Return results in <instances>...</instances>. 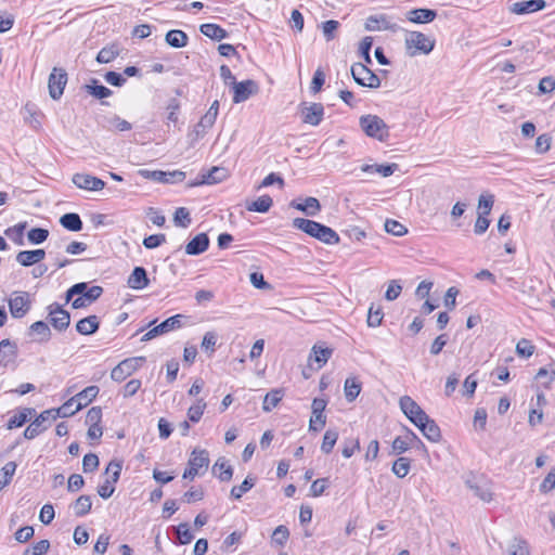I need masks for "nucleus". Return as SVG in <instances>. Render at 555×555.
Returning a JSON list of instances; mask_svg holds the SVG:
<instances>
[{"label": "nucleus", "instance_id": "f257e3e1", "mask_svg": "<svg viewBox=\"0 0 555 555\" xmlns=\"http://www.w3.org/2000/svg\"><path fill=\"white\" fill-rule=\"evenodd\" d=\"M293 227L328 245L339 242V235L333 229L310 219L295 218Z\"/></svg>", "mask_w": 555, "mask_h": 555}, {"label": "nucleus", "instance_id": "f03ea898", "mask_svg": "<svg viewBox=\"0 0 555 555\" xmlns=\"http://www.w3.org/2000/svg\"><path fill=\"white\" fill-rule=\"evenodd\" d=\"M406 53L410 56L429 54L435 48V39L421 31H408L404 39Z\"/></svg>", "mask_w": 555, "mask_h": 555}, {"label": "nucleus", "instance_id": "7ed1b4c3", "mask_svg": "<svg viewBox=\"0 0 555 555\" xmlns=\"http://www.w3.org/2000/svg\"><path fill=\"white\" fill-rule=\"evenodd\" d=\"M359 124L363 132L370 138L384 142L389 137L388 126L376 115L361 116Z\"/></svg>", "mask_w": 555, "mask_h": 555}, {"label": "nucleus", "instance_id": "20e7f679", "mask_svg": "<svg viewBox=\"0 0 555 555\" xmlns=\"http://www.w3.org/2000/svg\"><path fill=\"white\" fill-rule=\"evenodd\" d=\"M351 75L354 82L359 86L371 89H376L380 86L379 77L363 63H354L351 66Z\"/></svg>", "mask_w": 555, "mask_h": 555}, {"label": "nucleus", "instance_id": "39448f33", "mask_svg": "<svg viewBox=\"0 0 555 555\" xmlns=\"http://www.w3.org/2000/svg\"><path fill=\"white\" fill-rule=\"evenodd\" d=\"M189 467L183 473L184 479H194L201 474V469H206L209 465V454L204 449H194L188 462Z\"/></svg>", "mask_w": 555, "mask_h": 555}, {"label": "nucleus", "instance_id": "423d86ee", "mask_svg": "<svg viewBox=\"0 0 555 555\" xmlns=\"http://www.w3.org/2000/svg\"><path fill=\"white\" fill-rule=\"evenodd\" d=\"M145 361L144 357L128 358L119 362L111 372V378L115 382H122L140 369Z\"/></svg>", "mask_w": 555, "mask_h": 555}, {"label": "nucleus", "instance_id": "0eeeda50", "mask_svg": "<svg viewBox=\"0 0 555 555\" xmlns=\"http://www.w3.org/2000/svg\"><path fill=\"white\" fill-rule=\"evenodd\" d=\"M55 420L53 411L50 409L44 410L26 427L24 430V437L28 440L36 438L47 430L50 427L51 422Z\"/></svg>", "mask_w": 555, "mask_h": 555}, {"label": "nucleus", "instance_id": "6e6552de", "mask_svg": "<svg viewBox=\"0 0 555 555\" xmlns=\"http://www.w3.org/2000/svg\"><path fill=\"white\" fill-rule=\"evenodd\" d=\"M103 294V288L101 286L94 285L89 287L86 282H80L74 284L66 292V301H69L74 296L80 295V297L85 298L88 302L92 304L96 299L101 297Z\"/></svg>", "mask_w": 555, "mask_h": 555}, {"label": "nucleus", "instance_id": "1a4fd4ad", "mask_svg": "<svg viewBox=\"0 0 555 555\" xmlns=\"http://www.w3.org/2000/svg\"><path fill=\"white\" fill-rule=\"evenodd\" d=\"M399 405L403 414L413 423L415 426L422 421L427 420L426 412L413 400L410 396H403L399 400Z\"/></svg>", "mask_w": 555, "mask_h": 555}, {"label": "nucleus", "instance_id": "9d476101", "mask_svg": "<svg viewBox=\"0 0 555 555\" xmlns=\"http://www.w3.org/2000/svg\"><path fill=\"white\" fill-rule=\"evenodd\" d=\"M9 309L13 318L21 319L29 311L31 301L27 292H14L9 301Z\"/></svg>", "mask_w": 555, "mask_h": 555}, {"label": "nucleus", "instance_id": "9b49d317", "mask_svg": "<svg viewBox=\"0 0 555 555\" xmlns=\"http://www.w3.org/2000/svg\"><path fill=\"white\" fill-rule=\"evenodd\" d=\"M67 83V73L64 68L54 67L49 76L48 89L53 100H59L63 95Z\"/></svg>", "mask_w": 555, "mask_h": 555}, {"label": "nucleus", "instance_id": "f8f14e48", "mask_svg": "<svg viewBox=\"0 0 555 555\" xmlns=\"http://www.w3.org/2000/svg\"><path fill=\"white\" fill-rule=\"evenodd\" d=\"M48 318L50 324L59 332L65 331L70 323V314L63 309L57 302L48 306Z\"/></svg>", "mask_w": 555, "mask_h": 555}, {"label": "nucleus", "instance_id": "ddd939ff", "mask_svg": "<svg viewBox=\"0 0 555 555\" xmlns=\"http://www.w3.org/2000/svg\"><path fill=\"white\" fill-rule=\"evenodd\" d=\"M183 318H184V315H182V314H176L173 317H170V318L166 319L160 324L154 326L149 332H146L142 336L141 340L142 341H147L150 339L155 338L158 335H162V334L168 333V332H170L172 330L181 327V325H182L181 321H182Z\"/></svg>", "mask_w": 555, "mask_h": 555}, {"label": "nucleus", "instance_id": "4468645a", "mask_svg": "<svg viewBox=\"0 0 555 555\" xmlns=\"http://www.w3.org/2000/svg\"><path fill=\"white\" fill-rule=\"evenodd\" d=\"M465 485L474 492V494L483 502L492 500V491L489 482L483 477L469 476L465 480Z\"/></svg>", "mask_w": 555, "mask_h": 555}, {"label": "nucleus", "instance_id": "2eb2a0df", "mask_svg": "<svg viewBox=\"0 0 555 555\" xmlns=\"http://www.w3.org/2000/svg\"><path fill=\"white\" fill-rule=\"evenodd\" d=\"M300 107L301 119L305 124L320 125L324 116V106L321 103H302Z\"/></svg>", "mask_w": 555, "mask_h": 555}, {"label": "nucleus", "instance_id": "dca6fc26", "mask_svg": "<svg viewBox=\"0 0 555 555\" xmlns=\"http://www.w3.org/2000/svg\"><path fill=\"white\" fill-rule=\"evenodd\" d=\"M233 88V102L235 104L245 102L251 95L257 94L259 91L258 83L255 80L247 79L234 83Z\"/></svg>", "mask_w": 555, "mask_h": 555}, {"label": "nucleus", "instance_id": "f3484780", "mask_svg": "<svg viewBox=\"0 0 555 555\" xmlns=\"http://www.w3.org/2000/svg\"><path fill=\"white\" fill-rule=\"evenodd\" d=\"M72 181L77 188L88 191H100L105 186V182L100 178L85 173H75Z\"/></svg>", "mask_w": 555, "mask_h": 555}, {"label": "nucleus", "instance_id": "a211bd4d", "mask_svg": "<svg viewBox=\"0 0 555 555\" xmlns=\"http://www.w3.org/2000/svg\"><path fill=\"white\" fill-rule=\"evenodd\" d=\"M545 0L517 1L509 7V12L517 15L534 13L545 9Z\"/></svg>", "mask_w": 555, "mask_h": 555}, {"label": "nucleus", "instance_id": "6ab92c4d", "mask_svg": "<svg viewBox=\"0 0 555 555\" xmlns=\"http://www.w3.org/2000/svg\"><path fill=\"white\" fill-rule=\"evenodd\" d=\"M364 27L369 31L397 29V25L391 23L385 14L369 16L365 21Z\"/></svg>", "mask_w": 555, "mask_h": 555}, {"label": "nucleus", "instance_id": "aec40b11", "mask_svg": "<svg viewBox=\"0 0 555 555\" xmlns=\"http://www.w3.org/2000/svg\"><path fill=\"white\" fill-rule=\"evenodd\" d=\"M225 178V170L224 168L220 167H212L207 172H204L201 175V178L190 182L188 186H197L202 184H215L218 182H221Z\"/></svg>", "mask_w": 555, "mask_h": 555}, {"label": "nucleus", "instance_id": "412c9836", "mask_svg": "<svg viewBox=\"0 0 555 555\" xmlns=\"http://www.w3.org/2000/svg\"><path fill=\"white\" fill-rule=\"evenodd\" d=\"M209 247V237L206 233L195 235L185 246V253L190 256H197Z\"/></svg>", "mask_w": 555, "mask_h": 555}, {"label": "nucleus", "instance_id": "4be33fe9", "mask_svg": "<svg viewBox=\"0 0 555 555\" xmlns=\"http://www.w3.org/2000/svg\"><path fill=\"white\" fill-rule=\"evenodd\" d=\"M46 257L44 249L21 250L16 255V262L23 267L39 263Z\"/></svg>", "mask_w": 555, "mask_h": 555}, {"label": "nucleus", "instance_id": "5701e85b", "mask_svg": "<svg viewBox=\"0 0 555 555\" xmlns=\"http://www.w3.org/2000/svg\"><path fill=\"white\" fill-rule=\"evenodd\" d=\"M416 427L431 442H438L441 439V431L437 423L427 415L426 421L417 424Z\"/></svg>", "mask_w": 555, "mask_h": 555}, {"label": "nucleus", "instance_id": "b1692460", "mask_svg": "<svg viewBox=\"0 0 555 555\" xmlns=\"http://www.w3.org/2000/svg\"><path fill=\"white\" fill-rule=\"evenodd\" d=\"M127 284L132 289H143L150 284L146 270L143 267H135L128 278Z\"/></svg>", "mask_w": 555, "mask_h": 555}, {"label": "nucleus", "instance_id": "393cba45", "mask_svg": "<svg viewBox=\"0 0 555 555\" xmlns=\"http://www.w3.org/2000/svg\"><path fill=\"white\" fill-rule=\"evenodd\" d=\"M17 354V346L10 339H3L0 341V365L8 366L12 363Z\"/></svg>", "mask_w": 555, "mask_h": 555}, {"label": "nucleus", "instance_id": "a878e982", "mask_svg": "<svg viewBox=\"0 0 555 555\" xmlns=\"http://www.w3.org/2000/svg\"><path fill=\"white\" fill-rule=\"evenodd\" d=\"M437 12L433 9H413L406 13V18L415 24H426L433 22Z\"/></svg>", "mask_w": 555, "mask_h": 555}, {"label": "nucleus", "instance_id": "bb28decb", "mask_svg": "<svg viewBox=\"0 0 555 555\" xmlns=\"http://www.w3.org/2000/svg\"><path fill=\"white\" fill-rule=\"evenodd\" d=\"M100 327V321L96 315H89L79 320L76 324V330L81 335H92Z\"/></svg>", "mask_w": 555, "mask_h": 555}, {"label": "nucleus", "instance_id": "cd10ccee", "mask_svg": "<svg viewBox=\"0 0 555 555\" xmlns=\"http://www.w3.org/2000/svg\"><path fill=\"white\" fill-rule=\"evenodd\" d=\"M36 414V410L34 408H23L17 411L12 417H10L8 422V428H18L26 424L30 417Z\"/></svg>", "mask_w": 555, "mask_h": 555}, {"label": "nucleus", "instance_id": "c85d7f7f", "mask_svg": "<svg viewBox=\"0 0 555 555\" xmlns=\"http://www.w3.org/2000/svg\"><path fill=\"white\" fill-rule=\"evenodd\" d=\"M99 391L100 389L98 386H88L76 396H74L76 399L77 409H82L91 403L92 400L98 396Z\"/></svg>", "mask_w": 555, "mask_h": 555}, {"label": "nucleus", "instance_id": "c756f323", "mask_svg": "<svg viewBox=\"0 0 555 555\" xmlns=\"http://www.w3.org/2000/svg\"><path fill=\"white\" fill-rule=\"evenodd\" d=\"M291 206L308 216H315L321 208L320 202L315 197H307L305 203H296L293 201Z\"/></svg>", "mask_w": 555, "mask_h": 555}, {"label": "nucleus", "instance_id": "7c9ffc66", "mask_svg": "<svg viewBox=\"0 0 555 555\" xmlns=\"http://www.w3.org/2000/svg\"><path fill=\"white\" fill-rule=\"evenodd\" d=\"M165 41L172 48H183L188 44L189 37L183 30L172 29L165 36Z\"/></svg>", "mask_w": 555, "mask_h": 555}, {"label": "nucleus", "instance_id": "2f4dec72", "mask_svg": "<svg viewBox=\"0 0 555 555\" xmlns=\"http://www.w3.org/2000/svg\"><path fill=\"white\" fill-rule=\"evenodd\" d=\"M60 223L63 228L72 232L82 230V221L78 214L67 212L60 218Z\"/></svg>", "mask_w": 555, "mask_h": 555}, {"label": "nucleus", "instance_id": "473e14b6", "mask_svg": "<svg viewBox=\"0 0 555 555\" xmlns=\"http://www.w3.org/2000/svg\"><path fill=\"white\" fill-rule=\"evenodd\" d=\"M199 30L204 36L218 41L228 37L225 29L212 23L201 25Z\"/></svg>", "mask_w": 555, "mask_h": 555}, {"label": "nucleus", "instance_id": "72a5a7b5", "mask_svg": "<svg viewBox=\"0 0 555 555\" xmlns=\"http://www.w3.org/2000/svg\"><path fill=\"white\" fill-rule=\"evenodd\" d=\"M509 555H531L528 542L521 537H514L507 546Z\"/></svg>", "mask_w": 555, "mask_h": 555}, {"label": "nucleus", "instance_id": "f704fd0d", "mask_svg": "<svg viewBox=\"0 0 555 555\" xmlns=\"http://www.w3.org/2000/svg\"><path fill=\"white\" fill-rule=\"evenodd\" d=\"M273 205V199L269 195H262L258 197L256 201L247 203L246 209L248 211H256L264 214L270 210Z\"/></svg>", "mask_w": 555, "mask_h": 555}, {"label": "nucleus", "instance_id": "c9c22d12", "mask_svg": "<svg viewBox=\"0 0 555 555\" xmlns=\"http://www.w3.org/2000/svg\"><path fill=\"white\" fill-rule=\"evenodd\" d=\"M398 169L397 164L386 165H363L361 170L367 173H379L382 177H389Z\"/></svg>", "mask_w": 555, "mask_h": 555}, {"label": "nucleus", "instance_id": "e433bc0d", "mask_svg": "<svg viewBox=\"0 0 555 555\" xmlns=\"http://www.w3.org/2000/svg\"><path fill=\"white\" fill-rule=\"evenodd\" d=\"M92 507L90 495H80L72 505L75 516L82 517L87 515Z\"/></svg>", "mask_w": 555, "mask_h": 555}, {"label": "nucleus", "instance_id": "4c0bfd02", "mask_svg": "<svg viewBox=\"0 0 555 555\" xmlns=\"http://www.w3.org/2000/svg\"><path fill=\"white\" fill-rule=\"evenodd\" d=\"M333 350L327 347L313 346L312 353L309 357V360L312 359L318 363V369H321L331 358Z\"/></svg>", "mask_w": 555, "mask_h": 555}, {"label": "nucleus", "instance_id": "58836bf2", "mask_svg": "<svg viewBox=\"0 0 555 555\" xmlns=\"http://www.w3.org/2000/svg\"><path fill=\"white\" fill-rule=\"evenodd\" d=\"M50 410L53 411L54 417L57 418V417H69V416L74 415L75 413H77L80 409H77L76 399L74 397H72L65 403H63L60 408L50 409Z\"/></svg>", "mask_w": 555, "mask_h": 555}, {"label": "nucleus", "instance_id": "ea45409f", "mask_svg": "<svg viewBox=\"0 0 555 555\" xmlns=\"http://www.w3.org/2000/svg\"><path fill=\"white\" fill-rule=\"evenodd\" d=\"M218 112H219V101L215 100L212 102V104L210 105L209 109L207 111V113L201 118V120L198 122V127H202L204 129L211 128L216 122Z\"/></svg>", "mask_w": 555, "mask_h": 555}, {"label": "nucleus", "instance_id": "a19ab883", "mask_svg": "<svg viewBox=\"0 0 555 555\" xmlns=\"http://www.w3.org/2000/svg\"><path fill=\"white\" fill-rule=\"evenodd\" d=\"M344 390L346 400L352 402L360 395L361 383L354 377H349L345 380Z\"/></svg>", "mask_w": 555, "mask_h": 555}, {"label": "nucleus", "instance_id": "79ce46f5", "mask_svg": "<svg viewBox=\"0 0 555 555\" xmlns=\"http://www.w3.org/2000/svg\"><path fill=\"white\" fill-rule=\"evenodd\" d=\"M85 89L95 99H106L113 94L112 90L103 85H99L96 79H92L90 85H86Z\"/></svg>", "mask_w": 555, "mask_h": 555}, {"label": "nucleus", "instance_id": "37998d69", "mask_svg": "<svg viewBox=\"0 0 555 555\" xmlns=\"http://www.w3.org/2000/svg\"><path fill=\"white\" fill-rule=\"evenodd\" d=\"M217 470H220V473L218 474V478L220 481H230L232 479L233 468L231 467V465L228 464V462L223 457H220L216 461L212 467V473L216 474Z\"/></svg>", "mask_w": 555, "mask_h": 555}, {"label": "nucleus", "instance_id": "c03bdc74", "mask_svg": "<svg viewBox=\"0 0 555 555\" xmlns=\"http://www.w3.org/2000/svg\"><path fill=\"white\" fill-rule=\"evenodd\" d=\"M118 55L119 50L116 44L104 47L99 51L96 55V62L101 64H107L114 61Z\"/></svg>", "mask_w": 555, "mask_h": 555}, {"label": "nucleus", "instance_id": "a18cd8bd", "mask_svg": "<svg viewBox=\"0 0 555 555\" xmlns=\"http://www.w3.org/2000/svg\"><path fill=\"white\" fill-rule=\"evenodd\" d=\"M283 398V391L281 389H273L264 396L262 409L264 412H270L275 408Z\"/></svg>", "mask_w": 555, "mask_h": 555}, {"label": "nucleus", "instance_id": "49530a36", "mask_svg": "<svg viewBox=\"0 0 555 555\" xmlns=\"http://www.w3.org/2000/svg\"><path fill=\"white\" fill-rule=\"evenodd\" d=\"M26 222H21L5 230V235L9 236L15 244L24 245V231Z\"/></svg>", "mask_w": 555, "mask_h": 555}, {"label": "nucleus", "instance_id": "de8ad7c7", "mask_svg": "<svg viewBox=\"0 0 555 555\" xmlns=\"http://www.w3.org/2000/svg\"><path fill=\"white\" fill-rule=\"evenodd\" d=\"M16 463L11 461V462H8L2 468H1V472H0V491L7 487L14 474H15V470H16Z\"/></svg>", "mask_w": 555, "mask_h": 555}, {"label": "nucleus", "instance_id": "09e8293b", "mask_svg": "<svg viewBox=\"0 0 555 555\" xmlns=\"http://www.w3.org/2000/svg\"><path fill=\"white\" fill-rule=\"evenodd\" d=\"M410 468H411L410 459L399 457L393 462L391 470L398 478H404L409 474Z\"/></svg>", "mask_w": 555, "mask_h": 555}, {"label": "nucleus", "instance_id": "8fccbe9b", "mask_svg": "<svg viewBox=\"0 0 555 555\" xmlns=\"http://www.w3.org/2000/svg\"><path fill=\"white\" fill-rule=\"evenodd\" d=\"M255 486V478L249 476L244 479L240 486H234L231 489L230 495L234 500H240L244 493L248 492Z\"/></svg>", "mask_w": 555, "mask_h": 555}, {"label": "nucleus", "instance_id": "3c124183", "mask_svg": "<svg viewBox=\"0 0 555 555\" xmlns=\"http://www.w3.org/2000/svg\"><path fill=\"white\" fill-rule=\"evenodd\" d=\"M206 409V402L203 399L196 400L188 410V417L191 422L197 423L202 418Z\"/></svg>", "mask_w": 555, "mask_h": 555}, {"label": "nucleus", "instance_id": "603ef678", "mask_svg": "<svg viewBox=\"0 0 555 555\" xmlns=\"http://www.w3.org/2000/svg\"><path fill=\"white\" fill-rule=\"evenodd\" d=\"M337 439H338V433L333 429H327L323 436V441L321 444L322 452L325 454L331 453Z\"/></svg>", "mask_w": 555, "mask_h": 555}, {"label": "nucleus", "instance_id": "864d4df0", "mask_svg": "<svg viewBox=\"0 0 555 555\" xmlns=\"http://www.w3.org/2000/svg\"><path fill=\"white\" fill-rule=\"evenodd\" d=\"M31 333L40 336L39 341H48L51 337V331L49 325L43 321H37L33 323L29 327Z\"/></svg>", "mask_w": 555, "mask_h": 555}, {"label": "nucleus", "instance_id": "5fc2aeb1", "mask_svg": "<svg viewBox=\"0 0 555 555\" xmlns=\"http://www.w3.org/2000/svg\"><path fill=\"white\" fill-rule=\"evenodd\" d=\"M173 222L178 227L188 228L192 222L190 211L185 207L177 208L173 215Z\"/></svg>", "mask_w": 555, "mask_h": 555}, {"label": "nucleus", "instance_id": "6e6d98bb", "mask_svg": "<svg viewBox=\"0 0 555 555\" xmlns=\"http://www.w3.org/2000/svg\"><path fill=\"white\" fill-rule=\"evenodd\" d=\"M494 204V196L492 194H481L478 198V214L489 215Z\"/></svg>", "mask_w": 555, "mask_h": 555}, {"label": "nucleus", "instance_id": "4d7b16f0", "mask_svg": "<svg viewBox=\"0 0 555 555\" xmlns=\"http://www.w3.org/2000/svg\"><path fill=\"white\" fill-rule=\"evenodd\" d=\"M49 236V231L43 228H33L27 233L29 243L38 245L43 243Z\"/></svg>", "mask_w": 555, "mask_h": 555}, {"label": "nucleus", "instance_id": "13d9d810", "mask_svg": "<svg viewBox=\"0 0 555 555\" xmlns=\"http://www.w3.org/2000/svg\"><path fill=\"white\" fill-rule=\"evenodd\" d=\"M385 231L395 236H403L408 232V229L397 220L387 219L385 221Z\"/></svg>", "mask_w": 555, "mask_h": 555}, {"label": "nucleus", "instance_id": "bf43d9fd", "mask_svg": "<svg viewBox=\"0 0 555 555\" xmlns=\"http://www.w3.org/2000/svg\"><path fill=\"white\" fill-rule=\"evenodd\" d=\"M373 46V38L370 36L364 37L359 44V54L363 57L366 64L372 63L370 51Z\"/></svg>", "mask_w": 555, "mask_h": 555}, {"label": "nucleus", "instance_id": "052dcab7", "mask_svg": "<svg viewBox=\"0 0 555 555\" xmlns=\"http://www.w3.org/2000/svg\"><path fill=\"white\" fill-rule=\"evenodd\" d=\"M383 318H384V312H383L382 308L377 307L376 309H374V306H371L369 309V314H367V320H366L367 325L370 327L379 326L382 324Z\"/></svg>", "mask_w": 555, "mask_h": 555}, {"label": "nucleus", "instance_id": "680f3d73", "mask_svg": "<svg viewBox=\"0 0 555 555\" xmlns=\"http://www.w3.org/2000/svg\"><path fill=\"white\" fill-rule=\"evenodd\" d=\"M516 352L519 357L529 358L534 352V346L530 340L521 338L516 345Z\"/></svg>", "mask_w": 555, "mask_h": 555}, {"label": "nucleus", "instance_id": "e2e57ef3", "mask_svg": "<svg viewBox=\"0 0 555 555\" xmlns=\"http://www.w3.org/2000/svg\"><path fill=\"white\" fill-rule=\"evenodd\" d=\"M108 128L111 130H116V131H129L132 126L129 121L120 118L119 116L115 115L113 117H111L108 120Z\"/></svg>", "mask_w": 555, "mask_h": 555}, {"label": "nucleus", "instance_id": "0e129e2a", "mask_svg": "<svg viewBox=\"0 0 555 555\" xmlns=\"http://www.w3.org/2000/svg\"><path fill=\"white\" fill-rule=\"evenodd\" d=\"M50 547L48 540H40L24 551L23 555H44Z\"/></svg>", "mask_w": 555, "mask_h": 555}, {"label": "nucleus", "instance_id": "69168bd1", "mask_svg": "<svg viewBox=\"0 0 555 555\" xmlns=\"http://www.w3.org/2000/svg\"><path fill=\"white\" fill-rule=\"evenodd\" d=\"M176 532L181 544H189L194 539V535L190 530L189 524L186 522L180 524L177 527Z\"/></svg>", "mask_w": 555, "mask_h": 555}, {"label": "nucleus", "instance_id": "338daca9", "mask_svg": "<svg viewBox=\"0 0 555 555\" xmlns=\"http://www.w3.org/2000/svg\"><path fill=\"white\" fill-rule=\"evenodd\" d=\"M289 538V531L288 529L283 526V525H280L278 526L273 533H272V541L279 545H284L286 543V541L288 540Z\"/></svg>", "mask_w": 555, "mask_h": 555}, {"label": "nucleus", "instance_id": "774afa93", "mask_svg": "<svg viewBox=\"0 0 555 555\" xmlns=\"http://www.w3.org/2000/svg\"><path fill=\"white\" fill-rule=\"evenodd\" d=\"M552 137L547 133L539 135L535 140V152L538 154H544L551 149Z\"/></svg>", "mask_w": 555, "mask_h": 555}]
</instances>
